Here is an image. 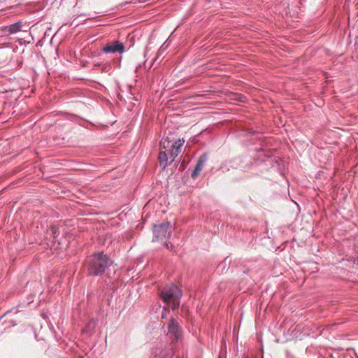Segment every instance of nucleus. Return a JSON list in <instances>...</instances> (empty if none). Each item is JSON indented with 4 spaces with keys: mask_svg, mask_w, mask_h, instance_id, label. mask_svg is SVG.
<instances>
[{
    "mask_svg": "<svg viewBox=\"0 0 358 358\" xmlns=\"http://www.w3.org/2000/svg\"><path fill=\"white\" fill-rule=\"evenodd\" d=\"M112 264L108 256L103 252H96L87 259V268L90 275H100Z\"/></svg>",
    "mask_w": 358,
    "mask_h": 358,
    "instance_id": "f257e3e1",
    "label": "nucleus"
},
{
    "mask_svg": "<svg viewBox=\"0 0 358 358\" xmlns=\"http://www.w3.org/2000/svg\"><path fill=\"white\" fill-rule=\"evenodd\" d=\"M162 300L172 306L173 309L177 308L180 305V300L182 296L181 289L175 285L166 286L160 294Z\"/></svg>",
    "mask_w": 358,
    "mask_h": 358,
    "instance_id": "f03ea898",
    "label": "nucleus"
},
{
    "mask_svg": "<svg viewBox=\"0 0 358 358\" xmlns=\"http://www.w3.org/2000/svg\"><path fill=\"white\" fill-rule=\"evenodd\" d=\"M167 335L174 341H178L182 336V331L178 322L172 317L168 324Z\"/></svg>",
    "mask_w": 358,
    "mask_h": 358,
    "instance_id": "7ed1b4c3",
    "label": "nucleus"
},
{
    "mask_svg": "<svg viewBox=\"0 0 358 358\" xmlns=\"http://www.w3.org/2000/svg\"><path fill=\"white\" fill-rule=\"evenodd\" d=\"M170 228L171 224L169 222L155 225L153 231L155 238L157 240H162L165 238L169 237L171 235Z\"/></svg>",
    "mask_w": 358,
    "mask_h": 358,
    "instance_id": "20e7f679",
    "label": "nucleus"
},
{
    "mask_svg": "<svg viewBox=\"0 0 358 358\" xmlns=\"http://www.w3.org/2000/svg\"><path fill=\"white\" fill-rule=\"evenodd\" d=\"M102 50L105 53H123L124 52V46L123 43L118 41H116L105 45L103 48Z\"/></svg>",
    "mask_w": 358,
    "mask_h": 358,
    "instance_id": "39448f33",
    "label": "nucleus"
},
{
    "mask_svg": "<svg viewBox=\"0 0 358 358\" xmlns=\"http://www.w3.org/2000/svg\"><path fill=\"white\" fill-rule=\"evenodd\" d=\"M22 24L20 22L12 24L9 26H3L0 28V36L3 35L14 34L21 31Z\"/></svg>",
    "mask_w": 358,
    "mask_h": 358,
    "instance_id": "423d86ee",
    "label": "nucleus"
},
{
    "mask_svg": "<svg viewBox=\"0 0 358 358\" xmlns=\"http://www.w3.org/2000/svg\"><path fill=\"white\" fill-rule=\"evenodd\" d=\"M184 143V139H178L174 143L171 144V148L166 150L170 156V158H171V162L174 161L175 158L181 152V147L183 145Z\"/></svg>",
    "mask_w": 358,
    "mask_h": 358,
    "instance_id": "0eeeda50",
    "label": "nucleus"
},
{
    "mask_svg": "<svg viewBox=\"0 0 358 358\" xmlns=\"http://www.w3.org/2000/svg\"><path fill=\"white\" fill-rule=\"evenodd\" d=\"M206 160H207V155L206 154L202 155L199 157V159L197 162V164L194 168V170L192 173V177L193 178H196L200 174V172L203 169V165H204L205 162H206Z\"/></svg>",
    "mask_w": 358,
    "mask_h": 358,
    "instance_id": "6e6552de",
    "label": "nucleus"
},
{
    "mask_svg": "<svg viewBox=\"0 0 358 358\" xmlns=\"http://www.w3.org/2000/svg\"><path fill=\"white\" fill-rule=\"evenodd\" d=\"M168 152L166 150L160 151L159 154V164L163 169H165L168 164Z\"/></svg>",
    "mask_w": 358,
    "mask_h": 358,
    "instance_id": "1a4fd4ad",
    "label": "nucleus"
},
{
    "mask_svg": "<svg viewBox=\"0 0 358 358\" xmlns=\"http://www.w3.org/2000/svg\"><path fill=\"white\" fill-rule=\"evenodd\" d=\"M172 143H173L171 141L169 138H163L161 141V146L165 149V150H168V149L171 148Z\"/></svg>",
    "mask_w": 358,
    "mask_h": 358,
    "instance_id": "9d476101",
    "label": "nucleus"
},
{
    "mask_svg": "<svg viewBox=\"0 0 358 358\" xmlns=\"http://www.w3.org/2000/svg\"><path fill=\"white\" fill-rule=\"evenodd\" d=\"M165 246L169 250H171L173 248V245L170 243H166Z\"/></svg>",
    "mask_w": 358,
    "mask_h": 358,
    "instance_id": "9b49d317",
    "label": "nucleus"
},
{
    "mask_svg": "<svg viewBox=\"0 0 358 358\" xmlns=\"http://www.w3.org/2000/svg\"><path fill=\"white\" fill-rule=\"evenodd\" d=\"M52 232H53L54 234H56V229H55V228H53V229H52Z\"/></svg>",
    "mask_w": 358,
    "mask_h": 358,
    "instance_id": "f8f14e48",
    "label": "nucleus"
}]
</instances>
